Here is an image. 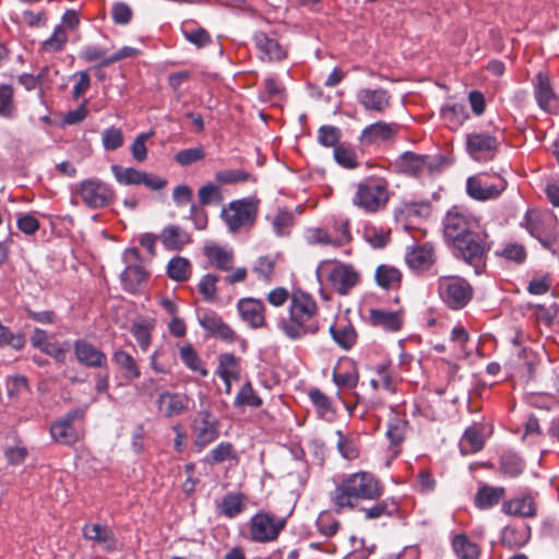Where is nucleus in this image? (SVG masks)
Listing matches in <instances>:
<instances>
[{
	"label": "nucleus",
	"mask_w": 559,
	"mask_h": 559,
	"mask_svg": "<svg viewBox=\"0 0 559 559\" xmlns=\"http://www.w3.org/2000/svg\"><path fill=\"white\" fill-rule=\"evenodd\" d=\"M452 254L472 266L476 275H480L486 270L487 254L490 250V245L487 241V234L485 231L473 236L468 239L459 240L450 245Z\"/></svg>",
	"instance_id": "obj_4"
},
{
	"label": "nucleus",
	"mask_w": 559,
	"mask_h": 559,
	"mask_svg": "<svg viewBox=\"0 0 559 559\" xmlns=\"http://www.w3.org/2000/svg\"><path fill=\"white\" fill-rule=\"evenodd\" d=\"M76 360L87 368H104L107 366V356L99 348L85 340H76L73 343Z\"/></svg>",
	"instance_id": "obj_22"
},
{
	"label": "nucleus",
	"mask_w": 559,
	"mask_h": 559,
	"mask_svg": "<svg viewBox=\"0 0 559 559\" xmlns=\"http://www.w3.org/2000/svg\"><path fill=\"white\" fill-rule=\"evenodd\" d=\"M396 165L402 173L408 176L419 177L424 174L432 175L439 171L442 162L439 157L405 152L399 157Z\"/></svg>",
	"instance_id": "obj_14"
},
{
	"label": "nucleus",
	"mask_w": 559,
	"mask_h": 559,
	"mask_svg": "<svg viewBox=\"0 0 559 559\" xmlns=\"http://www.w3.org/2000/svg\"><path fill=\"white\" fill-rule=\"evenodd\" d=\"M530 527L506 526L501 532V544L509 549L521 548L530 540Z\"/></svg>",
	"instance_id": "obj_38"
},
{
	"label": "nucleus",
	"mask_w": 559,
	"mask_h": 559,
	"mask_svg": "<svg viewBox=\"0 0 559 559\" xmlns=\"http://www.w3.org/2000/svg\"><path fill=\"white\" fill-rule=\"evenodd\" d=\"M333 381L340 389H354L359 373L356 364L349 358L340 359L333 369Z\"/></svg>",
	"instance_id": "obj_26"
},
{
	"label": "nucleus",
	"mask_w": 559,
	"mask_h": 559,
	"mask_svg": "<svg viewBox=\"0 0 559 559\" xmlns=\"http://www.w3.org/2000/svg\"><path fill=\"white\" fill-rule=\"evenodd\" d=\"M50 436L56 442L64 445H72L80 440V435L74 426L63 421L61 418L51 424Z\"/></svg>",
	"instance_id": "obj_36"
},
{
	"label": "nucleus",
	"mask_w": 559,
	"mask_h": 559,
	"mask_svg": "<svg viewBox=\"0 0 559 559\" xmlns=\"http://www.w3.org/2000/svg\"><path fill=\"white\" fill-rule=\"evenodd\" d=\"M338 437L336 448L343 459L354 461L360 455V443L357 437L346 436L341 430L336 431Z\"/></svg>",
	"instance_id": "obj_41"
},
{
	"label": "nucleus",
	"mask_w": 559,
	"mask_h": 559,
	"mask_svg": "<svg viewBox=\"0 0 559 559\" xmlns=\"http://www.w3.org/2000/svg\"><path fill=\"white\" fill-rule=\"evenodd\" d=\"M333 341L343 349H350L357 340L354 326L348 322H337L330 328Z\"/></svg>",
	"instance_id": "obj_35"
},
{
	"label": "nucleus",
	"mask_w": 559,
	"mask_h": 559,
	"mask_svg": "<svg viewBox=\"0 0 559 559\" xmlns=\"http://www.w3.org/2000/svg\"><path fill=\"white\" fill-rule=\"evenodd\" d=\"M75 193L90 209L107 206L114 199L112 189L98 179H84L75 186Z\"/></svg>",
	"instance_id": "obj_12"
},
{
	"label": "nucleus",
	"mask_w": 559,
	"mask_h": 559,
	"mask_svg": "<svg viewBox=\"0 0 559 559\" xmlns=\"http://www.w3.org/2000/svg\"><path fill=\"white\" fill-rule=\"evenodd\" d=\"M247 497L242 492H228L216 501V512L226 519H235L246 509Z\"/></svg>",
	"instance_id": "obj_30"
},
{
	"label": "nucleus",
	"mask_w": 559,
	"mask_h": 559,
	"mask_svg": "<svg viewBox=\"0 0 559 559\" xmlns=\"http://www.w3.org/2000/svg\"><path fill=\"white\" fill-rule=\"evenodd\" d=\"M397 509V506L393 500H381L369 508H362L361 512L364 513L365 519L367 520H377L382 516H391Z\"/></svg>",
	"instance_id": "obj_54"
},
{
	"label": "nucleus",
	"mask_w": 559,
	"mask_h": 559,
	"mask_svg": "<svg viewBox=\"0 0 559 559\" xmlns=\"http://www.w3.org/2000/svg\"><path fill=\"white\" fill-rule=\"evenodd\" d=\"M316 527L322 536L331 538L340 531L341 522L331 511H322L317 518Z\"/></svg>",
	"instance_id": "obj_46"
},
{
	"label": "nucleus",
	"mask_w": 559,
	"mask_h": 559,
	"mask_svg": "<svg viewBox=\"0 0 559 559\" xmlns=\"http://www.w3.org/2000/svg\"><path fill=\"white\" fill-rule=\"evenodd\" d=\"M294 221V214L290 211L280 210L272 222L275 234L280 237L288 235Z\"/></svg>",
	"instance_id": "obj_57"
},
{
	"label": "nucleus",
	"mask_w": 559,
	"mask_h": 559,
	"mask_svg": "<svg viewBox=\"0 0 559 559\" xmlns=\"http://www.w3.org/2000/svg\"><path fill=\"white\" fill-rule=\"evenodd\" d=\"M468 117L466 108L460 104H454L442 109V118L445 124L452 130L462 127Z\"/></svg>",
	"instance_id": "obj_47"
},
{
	"label": "nucleus",
	"mask_w": 559,
	"mask_h": 559,
	"mask_svg": "<svg viewBox=\"0 0 559 559\" xmlns=\"http://www.w3.org/2000/svg\"><path fill=\"white\" fill-rule=\"evenodd\" d=\"M168 276L177 282H185L191 274L190 261L183 257L173 258L167 265Z\"/></svg>",
	"instance_id": "obj_48"
},
{
	"label": "nucleus",
	"mask_w": 559,
	"mask_h": 559,
	"mask_svg": "<svg viewBox=\"0 0 559 559\" xmlns=\"http://www.w3.org/2000/svg\"><path fill=\"white\" fill-rule=\"evenodd\" d=\"M500 469L506 476L516 477L523 472L524 463L513 454H504L501 457Z\"/></svg>",
	"instance_id": "obj_62"
},
{
	"label": "nucleus",
	"mask_w": 559,
	"mask_h": 559,
	"mask_svg": "<svg viewBox=\"0 0 559 559\" xmlns=\"http://www.w3.org/2000/svg\"><path fill=\"white\" fill-rule=\"evenodd\" d=\"M168 353L169 348L167 346H159L153 352L150 358V367L154 372H170L174 359L168 357Z\"/></svg>",
	"instance_id": "obj_49"
},
{
	"label": "nucleus",
	"mask_w": 559,
	"mask_h": 559,
	"mask_svg": "<svg viewBox=\"0 0 559 559\" xmlns=\"http://www.w3.org/2000/svg\"><path fill=\"white\" fill-rule=\"evenodd\" d=\"M182 34L188 41L198 48H202L211 41L210 34L202 27L186 25L182 28Z\"/></svg>",
	"instance_id": "obj_59"
},
{
	"label": "nucleus",
	"mask_w": 559,
	"mask_h": 559,
	"mask_svg": "<svg viewBox=\"0 0 559 559\" xmlns=\"http://www.w3.org/2000/svg\"><path fill=\"white\" fill-rule=\"evenodd\" d=\"M390 199L389 183L379 177H369L359 182L352 199L353 204L366 213L383 210Z\"/></svg>",
	"instance_id": "obj_3"
},
{
	"label": "nucleus",
	"mask_w": 559,
	"mask_h": 559,
	"mask_svg": "<svg viewBox=\"0 0 559 559\" xmlns=\"http://www.w3.org/2000/svg\"><path fill=\"white\" fill-rule=\"evenodd\" d=\"M250 179V174L243 169H225L215 174V180L221 185H237Z\"/></svg>",
	"instance_id": "obj_56"
},
{
	"label": "nucleus",
	"mask_w": 559,
	"mask_h": 559,
	"mask_svg": "<svg viewBox=\"0 0 559 559\" xmlns=\"http://www.w3.org/2000/svg\"><path fill=\"white\" fill-rule=\"evenodd\" d=\"M341 228L342 235L340 236H333L324 228H310L307 231V240L312 245L333 246L335 248L346 246L352 241L348 221H343Z\"/></svg>",
	"instance_id": "obj_21"
},
{
	"label": "nucleus",
	"mask_w": 559,
	"mask_h": 559,
	"mask_svg": "<svg viewBox=\"0 0 559 559\" xmlns=\"http://www.w3.org/2000/svg\"><path fill=\"white\" fill-rule=\"evenodd\" d=\"M262 405V399L253 390L250 381H247L239 392L237 393L234 406L242 407V406H251V407H260Z\"/></svg>",
	"instance_id": "obj_52"
},
{
	"label": "nucleus",
	"mask_w": 559,
	"mask_h": 559,
	"mask_svg": "<svg viewBox=\"0 0 559 559\" xmlns=\"http://www.w3.org/2000/svg\"><path fill=\"white\" fill-rule=\"evenodd\" d=\"M110 169L116 180L123 186L143 185L151 190L159 191L164 189L168 183L167 179L165 178L143 170H139L133 167L124 168L119 165H112Z\"/></svg>",
	"instance_id": "obj_13"
},
{
	"label": "nucleus",
	"mask_w": 559,
	"mask_h": 559,
	"mask_svg": "<svg viewBox=\"0 0 559 559\" xmlns=\"http://www.w3.org/2000/svg\"><path fill=\"white\" fill-rule=\"evenodd\" d=\"M287 523L286 518L270 511L260 510L253 514L248 526V539L252 543L267 544L275 542Z\"/></svg>",
	"instance_id": "obj_5"
},
{
	"label": "nucleus",
	"mask_w": 559,
	"mask_h": 559,
	"mask_svg": "<svg viewBox=\"0 0 559 559\" xmlns=\"http://www.w3.org/2000/svg\"><path fill=\"white\" fill-rule=\"evenodd\" d=\"M152 326L147 323L136 322L131 326V334L134 336L138 342L140 348L143 352H146L151 346L152 342Z\"/></svg>",
	"instance_id": "obj_60"
},
{
	"label": "nucleus",
	"mask_w": 559,
	"mask_h": 559,
	"mask_svg": "<svg viewBox=\"0 0 559 559\" xmlns=\"http://www.w3.org/2000/svg\"><path fill=\"white\" fill-rule=\"evenodd\" d=\"M405 261L413 270H428L435 263V249L429 242L418 245L407 251Z\"/></svg>",
	"instance_id": "obj_28"
},
{
	"label": "nucleus",
	"mask_w": 559,
	"mask_h": 559,
	"mask_svg": "<svg viewBox=\"0 0 559 559\" xmlns=\"http://www.w3.org/2000/svg\"><path fill=\"white\" fill-rule=\"evenodd\" d=\"M320 270L322 272L326 271L329 283L342 296L348 295L360 282L359 272L350 264L324 261L321 263Z\"/></svg>",
	"instance_id": "obj_9"
},
{
	"label": "nucleus",
	"mask_w": 559,
	"mask_h": 559,
	"mask_svg": "<svg viewBox=\"0 0 559 559\" xmlns=\"http://www.w3.org/2000/svg\"><path fill=\"white\" fill-rule=\"evenodd\" d=\"M205 152L203 147H191L181 150L174 156V160L180 166H189L204 159Z\"/></svg>",
	"instance_id": "obj_61"
},
{
	"label": "nucleus",
	"mask_w": 559,
	"mask_h": 559,
	"mask_svg": "<svg viewBox=\"0 0 559 559\" xmlns=\"http://www.w3.org/2000/svg\"><path fill=\"white\" fill-rule=\"evenodd\" d=\"M277 328L290 341L316 335L321 329L320 308L316 299L309 293L294 290L287 316L280 318Z\"/></svg>",
	"instance_id": "obj_1"
},
{
	"label": "nucleus",
	"mask_w": 559,
	"mask_h": 559,
	"mask_svg": "<svg viewBox=\"0 0 559 559\" xmlns=\"http://www.w3.org/2000/svg\"><path fill=\"white\" fill-rule=\"evenodd\" d=\"M407 423L399 417L392 418L388 424L386 438L391 445L394 447V454L399 451L396 448L403 442L405 438Z\"/></svg>",
	"instance_id": "obj_53"
},
{
	"label": "nucleus",
	"mask_w": 559,
	"mask_h": 559,
	"mask_svg": "<svg viewBox=\"0 0 559 559\" xmlns=\"http://www.w3.org/2000/svg\"><path fill=\"white\" fill-rule=\"evenodd\" d=\"M534 97L538 107L547 112L559 109V96L555 93L549 75L538 72L532 80Z\"/></svg>",
	"instance_id": "obj_17"
},
{
	"label": "nucleus",
	"mask_w": 559,
	"mask_h": 559,
	"mask_svg": "<svg viewBox=\"0 0 559 559\" xmlns=\"http://www.w3.org/2000/svg\"><path fill=\"white\" fill-rule=\"evenodd\" d=\"M259 201L246 198L230 202L222 210V217L231 233L241 228H250L258 216Z\"/></svg>",
	"instance_id": "obj_7"
},
{
	"label": "nucleus",
	"mask_w": 559,
	"mask_h": 559,
	"mask_svg": "<svg viewBox=\"0 0 559 559\" xmlns=\"http://www.w3.org/2000/svg\"><path fill=\"white\" fill-rule=\"evenodd\" d=\"M506 496L504 487L483 485L478 488L474 503L480 510L491 509L497 506Z\"/></svg>",
	"instance_id": "obj_32"
},
{
	"label": "nucleus",
	"mask_w": 559,
	"mask_h": 559,
	"mask_svg": "<svg viewBox=\"0 0 559 559\" xmlns=\"http://www.w3.org/2000/svg\"><path fill=\"white\" fill-rule=\"evenodd\" d=\"M83 536L86 539L96 542L104 545L107 549L112 550L116 548V542L112 531L100 524H86L83 527Z\"/></svg>",
	"instance_id": "obj_37"
},
{
	"label": "nucleus",
	"mask_w": 559,
	"mask_h": 559,
	"mask_svg": "<svg viewBox=\"0 0 559 559\" xmlns=\"http://www.w3.org/2000/svg\"><path fill=\"white\" fill-rule=\"evenodd\" d=\"M188 403L187 395L168 391L160 393L157 400L159 411L167 418L182 414L188 408Z\"/></svg>",
	"instance_id": "obj_29"
},
{
	"label": "nucleus",
	"mask_w": 559,
	"mask_h": 559,
	"mask_svg": "<svg viewBox=\"0 0 559 559\" xmlns=\"http://www.w3.org/2000/svg\"><path fill=\"white\" fill-rule=\"evenodd\" d=\"M237 310L241 320L251 329H261L266 325L265 306L260 299L241 298L237 302Z\"/></svg>",
	"instance_id": "obj_20"
},
{
	"label": "nucleus",
	"mask_w": 559,
	"mask_h": 559,
	"mask_svg": "<svg viewBox=\"0 0 559 559\" xmlns=\"http://www.w3.org/2000/svg\"><path fill=\"white\" fill-rule=\"evenodd\" d=\"M218 420L210 411H201L197 414L192 432L195 447L203 449L218 437Z\"/></svg>",
	"instance_id": "obj_16"
},
{
	"label": "nucleus",
	"mask_w": 559,
	"mask_h": 559,
	"mask_svg": "<svg viewBox=\"0 0 559 559\" xmlns=\"http://www.w3.org/2000/svg\"><path fill=\"white\" fill-rule=\"evenodd\" d=\"M465 150L474 160L486 163L496 157L499 150V141L493 134L475 130L466 133Z\"/></svg>",
	"instance_id": "obj_11"
},
{
	"label": "nucleus",
	"mask_w": 559,
	"mask_h": 559,
	"mask_svg": "<svg viewBox=\"0 0 559 559\" xmlns=\"http://www.w3.org/2000/svg\"><path fill=\"white\" fill-rule=\"evenodd\" d=\"M14 87L11 84L0 83V117L12 119L16 116L17 107L14 97Z\"/></svg>",
	"instance_id": "obj_42"
},
{
	"label": "nucleus",
	"mask_w": 559,
	"mask_h": 559,
	"mask_svg": "<svg viewBox=\"0 0 559 559\" xmlns=\"http://www.w3.org/2000/svg\"><path fill=\"white\" fill-rule=\"evenodd\" d=\"M438 292L443 302L453 310L463 309L474 295L468 281L456 275L439 277Z\"/></svg>",
	"instance_id": "obj_6"
},
{
	"label": "nucleus",
	"mask_w": 559,
	"mask_h": 559,
	"mask_svg": "<svg viewBox=\"0 0 559 559\" xmlns=\"http://www.w3.org/2000/svg\"><path fill=\"white\" fill-rule=\"evenodd\" d=\"M148 274L141 265H128L121 274L123 288L129 293H136Z\"/></svg>",
	"instance_id": "obj_40"
},
{
	"label": "nucleus",
	"mask_w": 559,
	"mask_h": 559,
	"mask_svg": "<svg viewBox=\"0 0 559 559\" xmlns=\"http://www.w3.org/2000/svg\"><path fill=\"white\" fill-rule=\"evenodd\" d=\"M362 237L373 249H383L391 240L390 229L367 225L364 227Z\"/></svg>",
	"instance_id": "obj_45"
},
{
	"label": "nucleus",
	"mask_w": 559,
	"mask_h": 559,
	"mask_svg": "<svg viewBox=\"0 0 559 559\" xmlns=\"http://www.w3.org/2000/svg\"><path fill=\"white\" fill-rule=\"evenodd\" d=\"M507 181L500 177L488 174L471 176L466 180V193L474 200H495L506 190Z\"/></svg>",
	"instance_id": "obj_10"
},
{
	"label": "nucleus",
	"mask_w": 559,
	"mask_h": 559,
	"mask_svg": "<svg viewBox=\"0 0 559 559\" xmlns=\"http://www.w3.org/2000/svg\"><path fill=\"white\" fill-rule=\"evenodd\" d=\"M180 358L190 370L200 373L202 377L207 376V370L202 366V360L191 344L180 347Z\"/></svg>",
	"instance_id": "obj_51"
},
{
	"label": "nucleus",
	"mask_w": 559,
	"mask_h": 559,
	"mask_svg": "<svg viewBox=\"0 0 559 559\" xmlns=\"http://www.w3.org/2000/svg\"><path fill=\"white\" fill-rule=\"evenodd\" d=\"M259 57L263 61H281L286 58L285 48L276 38L269 36L264 32H258L253 36Z\"/></svg>",
	"instance_id": "obj_23"
},
{
	"label": "nucleus",
	"mask_w": 559,
	"mask_h": 559,
	"mask_svg": "<svg viewBox=\"0 0 559 559\" xmlns=\"http://www.w3.org/2000/svg\"><path fill=\"white\" fill-rule=\"evenodd\" d=\"M376 281L379 286L385 289H393L400 286L402 274L399 269L381 264L376 270Z\"/></svg>",
	"instance_id": "obj_43"
},
{
	"label": "nucleus",
	"mask_w": 559,
	"mask_h": 559,
	"mask_svg": "<svg viewBox=\"0 0 559 559\" xmlns=\"http://www.w3.org/2000/svg\"><path fill=\"white\" fill-rule=\"evenodd\" d=\"M112 361L121 371L123 378L133 381L140 378V368L131 354L123 349H118L112 354Z\"/></svg>",
	"instance_id": "obj_34"
},
{
	"label": "nucleus",
	"mask_w": 559,
	"mask_h": 559,
	"mask_svg": "<svg viewBox=\"0 0 559 559\" xmlns=\"http://www.w3.org/2000/svg\"><path fill=\"white\" fill-rule=\"evenodd\" d=\"M274 266H275L274 259L269 255H265V257H260L255 261L252 270L257 274L259 280L270 283L272 281V276L274 273Z\"/></svg>",
	"instance_id": "obj_63"
},
{
	"label": "nucleus",
	"mask_w": 559,
	"mask_h": 559,
	"mask_svg": "<svg viewBox=\"0 0 559 559\" xmlns=\"http://www.w3.org/2000/svg\"><path fill=\"white\" fill-rule=\"evenodd\" d=\"M309 397L321 417L333 413L331 400L319 389L310 390Z\"/></svg>",
	"instance_id": "obj_64"
},
{
	"label": "nucleus",
	"mask_w": 559,
	"mask_h": 559,
	"mask_svg": "<svg viewBox=\"0 0 559 559\" xmlns=\"http://www.w3.org/2000/svg\"><path fill=\"white\" fill-rule=\"evenodd\" d=\"M404 311H389L384 309H370L369 321L371 325L389 332H397L403 325Z\"/></svg>",
	"instance_id": "obj_27"
},
{
	"label": "nucleus",
	"mask_w": 559,
	"mask_h": 559,
	"mask_svg": "<svg viewBox=\"0 0 559 559\" xmlns=\"http://www.w3.org/2000/svg\"><path fill=\"white\" fill-rule=\"evenodd\" d=\"M443 235L448 240L463 228H479V219L467 209L454 205L444 215L442 221Z\"/></svg>",
	"instance_id": "obj_15"
},
{
	"label": "nucleus",
	"mask_w": 559,
	"mask_h": 559,
	"mask_svg": "<svg viewBox=\"0 0 559 559\" xmlns=\"http://www.w3.org/2000/svg\"><path fill=\"white\" fill-rule=\"evenodd\" d=\"M216 373L222 380H238L240 378L239 358L230 353L222 354Z\"/></svg>",
	"instance_id": "obj_39"
},
{
	"label": "nucleus",
	"mask_w": 559,
	"mask_h": 559,
	"mask_svg": "<svg viewBox=\"0 0 559 559\" xmlns=\"http://www.w3.org/2000/svg\"><path fill=\"white\" fill-rule=\"evenodd\" d=\"M453 549L461 559H477L480 549L477 544L471 542L465 535L455 536Z\"/></svg>",
	"instance_id": "obj_50"
},
{
	"label": "nucleus",
	"mask_w": 559,
	"mask_h": 559,
	"mask_svg": "<svg viewBox=\"0 0 559 559\" xmlns=\"http://www.w3.org/2000/svg\"><path fill=\"white\" fill-rule=\"evenodd\" d=\"M484 447L481 430L476 426L468 427L460 440V450L463 454L480 451Z\"/></svg>",
	"instance_id": "obj_44"
},
{
	"label": "nucleus",
	"mask_w": 559,
	"mask_h": 559,
	"mask_svg": "<svg viewBox=\"0 0 559 559\" xmlns=\"http://www.w3.org/2000/svg\"><path fill=\"white\" fill-rule=\"evenodd\" d=\"M397 132L395 123L377 121L367 126L360 133L359 142L362 146H370L389 141Z\"/></svg>",
	"instance_id": "obj_24"
},
{
	"label": "nucleus",
	"mask_w": 559,
	"mask_h": 559,
	"mask_svg": "<svg viewBox=\"0 0 559 559\" xmlns=\"http://www.w3.org/2000/svg\"><path fill=\"white\" fill-rule=\"evenodd\" d=\"M103 146L106 151H116L123 145L124 136L121 129L107 128L102 133Z\"/></svg>",
	"instance_id": "obj_58"
},
{
	"label": "nucleus",
	"mask_w": 559,
	"mask_h": 559,
	"mask_svg": "<svg viewBox=\"0 0 559 559\" xmlns=\"http://www.w3.org/2000/svg\"><path fill=\"white\" fill-rule=\"evenodd\" d=\"M384 492L381 480L370 472H356L346 475L335 487L332 502L337 513L354 509L360 501L379 500Z\"/></svg>",
	"instance_id": "obj_2"
},
{
	"label": "nucleus",
	"mask_w": 559,
	"mask_h": 559,
	"mask_svg": "<svg viewBox=\"0 0 559 559\" xmlns=\"http://www.w3.org/2000/svg\"><path fill=\"white\" fill-rule=\"evenodd\" d=\"M357 103L368 112L382 115L391 106V95L384 88H360L356 93Z\"/></svg>",
	"instance_id": "obj_18"
},
{
	"label": "nucleus",
	"mask_w": 559,
	"mask_h": 559,
	"mask_svg": "<svg viewBox=\"0 0 559 559\" xmlns=\"http://www.w3.org/2000/svg\"><path fill=\"white\" fill-rule=\"evenodd\" d=\"M524 225L530 235L536 238L545 249L554 254L557 252L555 247L559 237V228L555 216H540L527 213L524 218Z\"/></svg>",
	"instance_id": "obj_8"
},
{
	"label": "nucleus",
	"mask_w": 559,
	"mask_h": 559,
	"mask_svg": "<svg viewBox=\"0 0 559 559\" xmlns=\"http://www.w3.org/2000/svg\"><path fill=\"white\" fill-rule=\"evenodd\" d=\"M501 511L510 516L532 519L537 515V503L528 493L503 501Z\"/></svg>",
	"instance_id": "obj_25"
},
{
	"label": "nucleus",
	"mask_w": 559,
	"mask_h": 559,
	"mask_svg": "<svg viewBox=\"0 0 559 559\" xmlns=\"http://www.w3.org/2000/svg\"><path fill=\"white\" fill-rule=\"evenodd\" d=\"M219 277L214 274H205L199 282V293L203 299L207 302H214L217 300V283Z\"/></svg>",
	"instance_id": "obj_55"
},
{
	"label": "nucleus",
	"mask_w": 559,
	"mask_h": 559,
	"mask_svg": "<svg viewBox=\"0 0 559 559\" xmlns=\"http://www.w3.org/2000/svg\"><path fill=\"white\" fill-rule=\"evenodd\" d=\"M204 254L212 265L222 271H229L234 264V253L218 245H209L204 248Z\"/></svg>",
	"instance_id": "obj_33"
},
{
	"label": "nucleus",
	"mask_w": 559,
	"mask_h": 559,
	"mask_svg": "<svg viewBox=\"0 0 559 559\" xmlns=\"http://www.w3.org/2000/svg\"><path fill=\"white\" fill-rule=\"evenodd\" d=\"M158 238L167 250H181L191 242L190 235L177 225L164 227Z\"/></svg>",
	"instance_id": "obj_31"
},
{
	"label": "nucleus",
	"mask_w": 559,
	"mask_h": 559,
	"mask_svg": "<svg viewBox=\"0 0 559 559\" xmlns=\"http://www.w3.org/2000/svg\"><path fill=\"white\" fill-rule=\"evenodd\" d=\"M199 324L212 337L233 343L237 340L235 331L224 322L223 318L212 310H204L198 314Z\"/></svg>",
	"instance_id": "obj_19"
}]
</instances>
